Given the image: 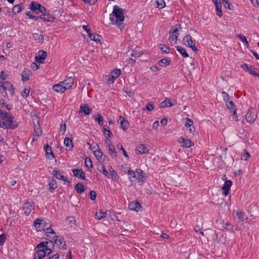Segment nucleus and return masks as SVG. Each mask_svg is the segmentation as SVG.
Returning a JSON list of instances; mask_svg holds the SVG:
<instances>
[{"label": "nucleus", "mask_w": 259, "mask_h": 259, "mask_svg": "<svg viewBox=\"0 0 259 259\" xmlns=\"http://www.w3.org/2000/svg\"><path fill=\"white\" fill-rule=\"evenodd\" d=\"M110 19L113 24H116L120 30L124 27L123 22L124 17L123 10L115 5L113 7L112 13L110 15Z\"/></svg>", "instance_id": "1"}, {"label": "nucleus", "mask_w": 259, "mask_h": 259, "mask_svg": "<svg viewBox=\"0 0 259 259\" xmlns=\"http://www.w3.org/2000/svg\"><path fill=\"white\" fill-rule=\"evenodd\" d=\"M127 174L130 181L132 182H134L136 180L143 181V171L141 169H137L136 171L129 169Z\"/></svg>", "instance_id": "2"}, {"label": "nucleus", "mask_w": 259, "mask_h": 259, "mask_svg": "<svg viewBox=\"0 0 259 259\" xmlns=\"http://www.w3.org/2000/svg\"><path fill=\"white\" fill-rule=\"evenodd\" d=\"M121 71L119 69H114L109 75H106L105 78L107 83H113L115 80L120 75Z\"/></svg>", "instance_id": "3"}, {"label": "nucleus", "mask_w": 259, "mask_h": 259, "mask_svg": "<svg viewBox=\"0 0 259 259\" xmlns=\"http://www.w3.org/2000/svg\"><path fill=\"white\" fill-rule=\"evenodd\" d=\"M50 242L53 243V246L54 245V244H55L59 248H60L62 246L64 249H66V244L63 237H60L57 235H54L52 238V240H50Z\"/></svg>", "instance_id": "4"}, {"label": "nucleus", "mask_w": 259, "mask_h": 259, "mask_svg": "<svg viewBox=\"0 0 259 259\" xmlns=\"http://www.w3.org/2000/svg\"><path fill=\"white\" fill-rule=\"evenodd\" d=\"M30 9L33 12V13H44L46 12L45 7L36 2H33L30 4Z\"/></svg>", "instance_id": "5"}, {"label": "nucleus", "mask_w": 259, "mask_h": 259, "mask_svg": "<svg viewBox=\"0 0 259 259\" xmlns=\"http://www.w3.org/2000/svg\"><path fill=\"white\" fill-rule=\"evenodd\" d=\"M256 117L257 115L254 109L252 107H250L245 115V118L247 122L250 124L254 122Z\"/></svg>", "instance_id": "6"}, {"label": "nucleus", "mask_w": 259, "mask_h": 259, "mask_svg": "<svg viewBox=\"0 0 259 259\" xmlns=\"http://www.w3.org/2000/svg\"><path fill=\"white\" fill-rule=\"evenodd\" d=\"M48 241L41 242L36 246V248L42 249L44 253H45V255L50 254L52 252V250L48 246Z\"/></svg>", "instance_id": "7"}, {"label": "nucleus", "mask_w": 259, "mask_h": 259, "mask_svg": "<svg viewBox=\"0 0 259 259\" xmlns=\"http://www.w3.org/2000/svg\"><path fill=\"white\" fill-rule=\"evenodd\" d=\"M185 45L191 48L194 52L197 51V49L195 46L194 41L192 39V37L190 35H187L184 38Z\"/></svg>", "instance_id": "8"}, {"label": "nucleus", "mask_w": 259, "mask_h": 259, "mask_svg": "<svg viewBox=\"0 0 259 259\" xmlns=\"http://www.w3.org/2000/svg\"><path fill=\"white\" fill-rule=\"evenodd\" d=\"M47 56V52L43 50L39 51L35 55V61L39 63H44Z\"/></svg>", "instance_id": "9"}, {"label": "nucleus", "mask_w": 259, "mask_h": 259, "mask_svg": "<svg viewBox=\"0 0 259 259\" xmlns=\"http://www.w3.org/2000/svg\"><path fill=\"white\" fill-rule=\"evenodd\" d=\"M34 208V204L33 202L30 201L25 203L23 205L25 214L28 216Z\"/></svg>", "instance_id": "10"}, {"label": "nucleus", "mask_w": 259, "mask_h": 259, "mask_svg": "<svg viewBox=\"0 0 259 259\" xmlns=\"http://www.w3.org/2000/svg\"><path fill=\"white\" fill-rule=\"evenodd\" d=\"M92 111V109L87 104H81L79 110L80 113L83 112L85 115H89Z\"/></svg>", "instance_id": "11"}, {"label": "nucleus", "mask_w": 259, "mask_h": 259, "mask_svg": "<svg viewBox=\"0 0 259 259\" xmlns=\"http://www.w3.org/2000/svg\"><path fill=\"white\" fill-rule=\"evenodd\" d=\"M232 185V182L230 180H226L223 187L222 188L223 193L225 195H227L229 193V190Z\"/></svg>", "instance_id": "12"}, {"label": "nucleus", "mask_w": 259, "mask_h": 259, "mask_svg": "<svg viewBox=\"0 0 259 259\" xmlns=\"http://www.w3.org/2000/svg\"><path fill=\"white\" fill-rule=\"evenodd\" d=\"M72 172L74 176L78 179H81L82 180H84L85 179V174L82 169H73L72 170Z\"/></svg>", "instance_id": "13"}, {"label": "nucleus", "mask_w": 259, "mask_h": 259, "mask_svg": "<svg viewBox=\"0 0 259 259\" xmlns=\"http://www.w3.org/2000/svg\"><path fill=\"white\" fill-rule=\"evenodd\" d=\"M118 122L120 123L121 128L124 131H125L128 128L129 126L128 121L124 117L119 116Z\"/></svg>", "instance_id": "14"}, {"label": "nucleus", "mask_w": 259, "mask_h": 259, "mask_svg": "<svg viewBox=\"0 0 259 259\" xmlns=\"http://www.w3.org/2000/svg\"><path fill=\"white\" fill-rule=\"evenodd\" d=\"M2 84L3 87L5 88L6 90H8L10 92L12 95H13L15 93V89L13 88L12 84L9 81H4Z\"/></svg>", "instance_id": "15"}, {"label": "nucleus", "mask_w": 259, "mask_h": 259, "mask_svg": "<svg viewBox=\"0 0 259 259\" xmlns=\"http://www.w3.org/2000/svg\"><path fill=\"white\" fill-rule=\"evenodd\" d=\"M128 208L131 210L139 211L142 209L141 205L137 201H133L128 205Z\"/></svg>", "instance_id": "16"}, {"label": "nucleus", "mask_w": 259, "mask_h": 259, "mask_svg": "<svg viewBox=\"0 0 259 259\" xmlns=\"http://www.w3.org/2000/svg\"><path fill=\"white\" fill-rule=\"evenodd\" d=\"M228 109H230L231 112H233V115L235 117L237 116V108L232 100L228 102L226 104Z\"/></svg>", "instance_id": "17"}, {"label": "nucleus", "mask_w": 259, "mask_h": 259, "mask_svg": "<svg viewBox=\"0 0 259 259\" xmlns=\"http://www.w3.org/2000/svg\"><path fill=\"white\" fill-rule=\"evenodd\" d=\"M88 34L91 40L97 42H102L103 40V37L99 35L98 33H88Z\"/></svg>", "instance_id": "18"}, {"label": "nucleus", "mask_w": 259, "mask_h": 259, "mask_svg": "<svg viewBox=\"0 0 259 259\" xmlns=\"http://www.w3.org/2000/svg\"><path fill=\"white\" fill-rule=\"evenodd\" d=\"M64 85V88H66V90L70 89L73 82V79L72 77H69L63 81L60 82Z\"/></svg>", "instance_id": "19"}, {"label": "nucleus", "mask_w": 259, "mask_h": 259, "mask_svg": "<svg viewBox=\"0 0 259 259\" xmlns=\"http://www.w3.org/2000/svg\"><path fill=\"white\" fill-rule=\"evenodd\" d=\"M64 143L66 147V150H72L73 146L72 143V140L71 138L66 137L64 139Z\"/></svg>", "instance_id": "20"}, {"label": "nucleus", "mask_w": 259, "mask_h": 259, "mask_svg": "<svg viewBox=\"0 0 259 259\" xmlns=\"http://www.w3.org/2000/svg\"><path fill=\"white\" fill-rule=\"evenodd\" d=\"M53 175H54V177H55L58 179L61 180L63 181H65V182H69L68 181V178L67 177H65V176L61 175L59 171H58L56 169L53 170Z\"/></svg>", "instance_id": "21"}, {"label": "nucleus", "mask_w": 259, "mask_h": 259, "mask_svg": "<svg viewBox=\"0 0 259 259\" xmlns=\"http://www.w3.org/2000/svg\"><path fill=\"white\" fill-rule=\"evenodd\" d=\"M0 116L2 120L6 121H10V119H14V117L6 111H0Z\"/></svg>", "instance_id": "22"}, {"label": "nucleus", "mask_w": 259, "mask_h": 259, "mask_svg": "<svg viewBox=\"0 0 259 259\" xmlns=\"http://www.w3.org/2000/svg\"><path fill=\"white\" fill-rule=\"evenodd\" d=\"M109 154L111 157L115 159L117 157V153L115 149L111 143H108Z\"/></svg>", "instance_id": "23"}, {"label": "nucleus", "mask_w": 259, "mask_h": 259, "mask_svg": "<svg viewBox=\"0 0 259 259\" xmlns=\"http://www.w3.org/2000/svg\"><path fill=\"white\" fill-rule=\"evenodd\" d=\"M53 89L57 93H63L66 91V88H64V85L60 82L58 84L54 85Z\"/></svg>", "instance_id": "24"}, {"label": "nucleus", "mask_w": 259, "mask_h": 259, "mask_svg": "<svg viewBox=\"0 0 259 259\" xmlns=\"http://www.w3.org/2000/svg\"><path fill=\"white\" fill-rule=\"evenodd\" d=\"M179 142L182 144V146L185 148H189L192 145V142L189 139L179 138Z\"/></svg>", "instance_id": "25"}, {"label": "nucleus", "mask_w": 259, "mask_h": 259, "mask_svg": "<svg viewBox=\"0 0 259 259\" xmlns=\"http://www.w3.org/2000/svg\"><path fill=\"white\" fill-rule=\"evenodd\" d=\"M175 102L176 101L174 102V103H171L168 98H166L165 100L160 103V107L161 108L171 107L175 105Z\"/></svg>", "instance_id": "26"}, {"label": "nucleus", "mask_w": 259, "mask_h": 259, "mask_svg": "<svg viewBox=\"0 0 259 259\" xmlns=\"http://www.w3.org/2000/svg\"><path fill=\"white\" fill-rule=\"evenodd\" d=\"M137 151L140 154H145L148 152L149 149L148 146L144 144H141L137 147Z\"/></svg>", "instance_id": "27"}, {"label": "nucleus", "mask_w": 259, "mask_h": 259, "mask_svg": "<svg viewBox=\"0 0 259 259\" xmlns=\"http://www.w3.org/2000/svg\"><path fill=\"white\" fill-rule=\"evenodd\" d=\"M215 4V10H216V14L217 15L221 17L223 15V12L222 11V2L221 1L219 2H216Z\"/></svg>", "instance_id": "28"}, {"label": "nucleus", "mask_w": 259, "mask_h": 259, "mask_svg": "<svg viewBox=\"0 0 259 259\" xmlns=\"http://www.w3.org/2000/svg\"><path fill=\"white\" fill-rule=\"evenodd\" d=\"M45 256V253L41 249H38V250L34 254L33 259H43Z\"/></svg>", "instance_id": "29"}, {"label": "nucleus", "mask_w": 259, "mask_h": 259, "mask_svg": "<svg viewBox=\"0 0 259 259\" xmlns=\"http://www.w3.org/2000/svg\"><path fill=\"white\" fill-rule=\"evenodd\" d=\"M31 71L28 69H24L22 73V80L23 81H27L29 79V76L31 74Z\"/></svg>", "instance_id": "30"}, {"label": "nucleus", "mask_w": 259, "mask_h": 259, "mask_svg": "<svg viewBox=\"0 0 259 259\" xmlns=\"http://www.w3.org/2000/svg\"><path fill=\"white\" fill-rule=\"evenodd\" d=\"M10 121H7L8 122V128L15 129L18 126V122L16 121H14L13 119H10Z\"/></svg>", "instance_id": "31"}, {"label": "nucleus", "mask_w": 259, "mask_h": 259, "mask_svg": "<svg viewBox=\"0 0 259 259\" xmlns=\"http://www.w3.org/2000/svg\"><path fill=\"white\" fill-rule=\"evenodd\" d=\"M45 149L47 155H50V156H48V158L50 159H53L55 158L54 154L52 151V148L51 146L47 145L45 147Z\"/></svg>", "instance_id": "32"}, {"label": "nucleus", "mask_w": 259, "mask_h": 259, "mask_svg": "<svg viewBox=\"0 0 259 259\" xmlns=\"http://www.w3.org/2000/svg\"><path fill=\"white\" fill-rule=\"evenodd\" d=\"M170 62V59H169L168 58H165L164 59H162L158 61V64L162 66V67H165L167 65H169Z\"/></svg>", "instance_id": "33"}, {"label": "nucleus", "mask_w": 259, "mask_h": 259, "mask_svg": "<svg viewBox=\"0 0 259 259\" xmlns=\"http://www.w3.org/2000/svg\"><path fill=\"white\" fill-rule=\"evenodd\" d=\"M32 38L38 42H42L44 41V36L41 33H33Z\"/></svg>", "instance_id": "34"}, {"label": "nucleus", "mask_w": 259, "mask_h": 259, "mask_svg": "<svg viewBox=\"0 0 259 259\" xmlns=\"http://www.w3.org/2000/svg\"><path fill=\"white\" fill-rule=\"evenodd\" d=\"M176 49L183 56V57L187 58L189 57V55L187 53L186 50L182 46H177Z\"/></svg>", "instance_id": "35"}, {"label": "nucleus", "mask_w": 259, "mask_h": 259, "mask_svg": "<svg viewBox=\"0 0 259 259\" xmlns=\"http://www.w3.org/2000/svg\"><path fill=\"white\" fill-rule=\"evenodd\" d=\"M49 191L51 193H53L57 187L56 182L53 179L49 182Z\"/></svg>", "instance_id": "36"}, {"label": "nucleus", "mask_w": 259, "mask_h": 259, "mask_svg": "<svg viewBox=\"0 0 259 259\" xmlns=\"http://www.w3.org/2000/svg\"><path fill=\"white\" fill-rule=\"evenodd\" d=\"M98 170L101 172L107 178H109V175L108 171L106 169V168L104 165L98 166Z\"/></svg>", "instance_id": "37"}, {"label": "nucleus", "mask_w": 259, "mask_h": 259, "mask_svg": "<svg viewBox=\"0 0 259 259\" xmlns=\"http://www.w3.org/2000/svg\"><path fill=\"white\" fill-rule=\"evenodd\" d=\"M74 189L79 194H82L84 191V186L81 183L77 184L75 186Z\"/></svg>", "instance_id": "38"}, {"label": "nucleus", "mask_w": 259, "mask_h": 259, "mask_svg": "<svg viewBox=\"0 0 259 259\" xmlns=\"http://www.w3.org/2000/svg\"><path fill=\"white\" fill-rule=\"evenodd\" d=\"M178 36L174 33H170L169 40L171 44L175 45L177 43Z\"/></svg>", "instance_id": "39"}, {"label": "nucleus", "mask_w": 259, "mask_h": 259, "mask_svg": "<svg viewBox=\"0 0 259 259\" xmlns=\"http://www.w3.org/2000/svg\"><path fill=\"white\" fill-rule=\"evenodd\" d=\"M106 212H104L101 210H100L99 212H97L95 215V218L96 219L100 220L103 218H104L106 217Z\"/></svg>", "instance_id": "40"}, {"label": "nucleus", "mask_w": 259, "mask_h": 259, "mask_svg": "<svg viewBox=\"0 0 259 259\" xmlns=\"http://www.w3.org/2000/svg\"><path fill=\"white\" fill-rule=\"evenodd\" d=\"M22 3H19L18 5H15L12 9L13 12L15 14L20 13L22 10Z\"/></svg>", "instance_id": "41"}, {"label": "nucleus", "mask_w": 259, "mask_h": 259, "mask_svg": "<svg viewBox=\"0 0 259 259\" xmlns=\"http://www.w3.org/2000/svg\"><path fill=\"white\" fill-rule=\"evenodd\" d=\"M159 48L163 53L166 54H168L170 52V48L164 44H160L159 46Z\"/></svg>", "instance_id": "42"}, {"label": "nucleus", "mask_w": 259, "mask_h": 259, "mask_svg": "<svg viewBox=\"0 0 259 259\" xmlns=\"http://www.w3.org/2000/svg\"><path fill=\"white\" fill-rule=\"evenodd\" d=\"M40 19H43L47 21H52L54 19V17L49 14H46L40 16Z\"/></svg>", "instance_id": "43"}, {"label": "nucleus", "mask_w": 259, "mask_h": 259, "mask_svg": "<svg viewBox=\"0 0 259 259\" xmlns=\"http://www.w3.org/2000/svg\"><path fill=\"white\" fill-rule=\"evenodd\" d=\"M109 170L111 172L112 180L114 181H116L118 179L117 173L113 170L111 166L110 167Z\"/></svg>", "instance_id": "44"}, {"label": "nucleus", "mask_w": 259, "mask_h": 259, "mask_svg": "<svg viewBox=\"0 0 259 259\" xmlns=\"http://www.w3.org/2000/svg\"><path fill=\"white\" fill-rule=\"evenodd\" d=\"M95 119L98 121L100 125H102L103 124V118L99 113H97L95 115Z\"/></svg>", "instance_id": "45"}, {"label": "nucleus", "mask_w": 259, "mask_h": 259, "mask_svg": "<svg viewBox=\"0 0 259 259\" xmlns=\"http://www.w3.org/2000/svg\"><path fill=\"white\" fill-rule=\"evenodd\" d=\"M222 94L226 104L231 100V97L226 92L223 91Z\"/></svg>", "instance_id": "46"}, {"label": "nucleus", "mask_w": 259, "mask_h": 259, "mask_svg": "<svg viewBox=\"0 0 259 259\" xmlns=\"http://www.w3.org/2000/svg\"><path fill=\"white\" fill-rule=\"evenodd\" d=\"M103 134L105 136L107 135L108 138H111V137H112L113 136V135L112 133L111 132V131L110 130L107 129L105 127V126H104L103 127Z\"/></svg>", "instance_id": "47"}, {"label": "nucleus", "mask_w": 259, "mask_h": 259, "mask_svg": "<svg viewBox=\"0 0 259 259\" xmlns=\"http://www.w3.org/2000/svg\"><path fill=\"white\" fill-rule=\"evenodd\" d=\"M94 154L95 155V156H96V158L98 160H100L102 159V157L103 156V153L100 150H98L97 151H94Z\"/></svg>", "instance_id": "48"}, {"label": "nucleus", "mask_w": 259, "mask_h": 259, "mask_svg": "<svg viewBox=\"0 0 259 259\" xmlns=\"http://www.w3.org/2000/svg\"><path fill=\"white\" fill-rule=\"evenodd\" d=\"M156 3L157 7L159 9L163 8L165 6V3L164 0H157Z\"/></svg>", "instance_id": "49"}, {"label": "nucleus", "mask_w": 259, "mask_h": 259, "mask_svg": "<svg viewBox=\"0 0 259 259\" xmlns=\"http://www.w3.org/2000/svg\"><path fill=\"white\" fill-rule=\"evenodd\" d=\"M116 147L118 150H120L122 151L123 154L125 157H128V155L126 152V151L124 149V148L122 147V145L120 143H118L117 144Z\"/></svg>", "instance_id": "50"}, {"label": "nucleus", "mask_w": 259, "mask_h": 259, "mask_svg": "<svg viewBox=\"0 0 259 259\" xmlns=\"http://www.w3.org/2000/svg\"><path fill=\"white\" fill-rule=\"evenodd\" d=\"M180 28L181 26L180 24H176L171 28V29L169 31V32H177L180 29Z\"/></svg>", "instance_id": "51"}, {"label": "nucleus", "mask_w": 259, "mask_h": 259, "mask_svg": "<svg viewBox=\"0 0 259 259\" xmlns=\"http://www.w3.org/2000/svg\"><path fill=\"white\" fill-rule=\"evenodd\" d=\"M85 165L87 167L90 168L93 167L92 161L91 158L86 157L85 159Z\"/></svg>", "instance_id": "52"}, {"label": "nucleus", "mask_w": 259, "mask_h": 259, "mask_svg": "<svg viewBox=\"0 0 259 259\" xmlns=\"http://www.w3.org/2000/svg\"><path fill=\"white\" fill-rule=\"evenodd\" d=\"M250 155L246 150H244V153L241 156V159L244 160H247L250 158Z\"/></svg>", "instance_id": "53"}, {"label": "nucleus", "mask_w": 259, "mask_h": 259, "mask_svg": "<svg viewBox=\"0 0 259 259\" xmlns=\"http://www.w3.org/2000/svg\"><path fill=\"white\" fill-rule=\"evenodd\" d=\"M66 123L64 122L63 124H61L60 127V133L61 135H64L66 132Z\"/></svg>", "instance_id": "54"}, {"label": "nucleus", "mask_w": 259, "mask_h": 259, "mask_svg": "<svg viewBox=\"0 0 259 259\" xmlns=\"http://www.w3.org/2000/svg\"><path fill=\"white\" fill-rule=\"evenodd\" d=\"M257 70V69H256V68H254L252 66V67L250 68V69H249V73L252 75V76H254V77H256V75H257V72L256 71Z\"/></svg>", "instance_id": "55"}, {"label": "nucleus", "mask_w": 259, "mask_h": 259, "mask_svg": "<svg viewBox=\"0 0 259 259\" xmlns=\"http://www.w3.org/2000/svg\"><path fill=\"white\" fill-rule=\"evenodd\" d=\"M8 122L5 120H2L0 119V127L3 128L4 129H8Z\"/></svg>", "instance_id": "56"}, {"label": "nucleus", "mask_w": 259, "mask_h": 259, "mask_svg": "<svg viewBox=\"0 0 259 259\" xmlns=\"http://www.w3.org/2000/svg\"><path fill=\"white\" fill-rule=\"evenodd\" d=\"M29 93V89H25L21 92V96L23 98H26L28 96Z\"/></svg>", "instance_id": "57"}, {"label": "nucleus", "mask_w": 259, "mask_h": 259, "mask_svg": "<svg viewBox=\"0 0 259 259\" xmlns=\"http://www.w3.org/2000/svg\"><path fill=\"white\" fill-rule=\"evenodd\" d=\"M44 220L37 219L34 222V225L36 228H38L41 224H42Z\"/></svg>", "instance_id": "58"}, {"label": "nucleus", "mask_w": 259, "mask_h": 259, "mask_svg": "<svg viewBox=\"0 0 259 259\" xmlns=\"http://www.w3.org/2000/svg\"><path fill=\"white\" fill-rule=\"evenodd\" d=\"M223 3L224 7L225 8H226V9H228L229 10H232L230 8V4L229 0H223Z\"/></svg>", "instance_id": "59"}, {"label": "nucleus", "mask_w": 259, "mask_h": 259, "mask_svg": "<svg viewBox=\"0 0 259 259\" xmlns=\"http://www.w3.org/2000/svg\"><path fill=\"white\" fill-rule=\"evenodd\" d=\"M51 225H50L49 227H47L45 230V233H50V234H53L54 236L55 232L51 228Z\"/></svg>", "instance_id": "60"}, {"label": "nucleus", "mask_w": 259, "mask_h": 259, "mask_svg": "<svg viewBox=\"0 0 259 259\" xmlns=\"http://www.w3.org/2000/svg\"><path fill=\"white\" fill-rule=\"evenodd\" d=\"M90 197L92 200H95L97 197V194L95 191L91 190L90 192Z\"/></svg>", "instance_id": "61"}, {"label": "nucleus", "mask_w": 259, "mask_h": 259, "mask_svg": "<svg viewBox=\"0 0 259 259\" xmlns=\"http://www.w3.org/2000/svg\"><path fill=\"white\" fill-rule=\"evenodd\" d=\"M0 106L1 107H5L8 110H10L12 108V106L8 104H5L4 101L0 103Z\"/></svg>", "instance_id": "62"}, {"label": "nucleus", "mask_w": 259, "mask_h": 259, "mask_svg": "<svg viewBox=\"0 0 259 259\" xmlns=\"http://www.w3.org/2000/svg\"><path fill=\"white\" fill-rule=\"evenodd\" d=\"M193 123V121L191 119L187 118L186 121L185 123V126L187 127H191L192 126Z\"/></svg>", "instance_id": "63"}, {"label": "nucleus", "mask_w": 259, "mask_h": 259, "mask_svg": "<svg viewBox=\"0 0 259 259\" xmlns=\"http://www.w3.org/2000/svg\"><path fill=\"white\" fill-rule=\"evenodd\" d=\"M0 93L2 94L4 97L7 96L6 90L2 84H0Z\"/></svg>", "instance_id": "64"}]
</instances>
